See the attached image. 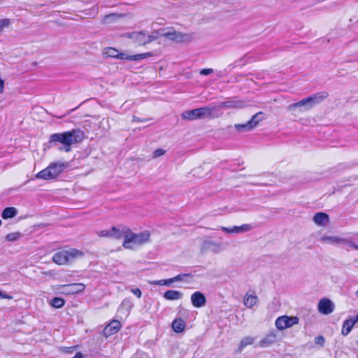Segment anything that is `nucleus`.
<instances>
[{"instance_id": "nucleus-53", "label": "nucleus", "mask_w": 358, "mask_h": 358, "mask_svg": "<svg viewBox=\"0 0 358 358\" xmlns=\"http://www.w3.org/2000/svg\"><path fill=\"white\" fill-rule=\"evenodd\" d=\"M357 235H358V234H357Z\"/></svg>"}, {"instance_id": "nucleus-14", "label": "nucleus", "mask_w": 358, "mask_h": 358, "mask_svg": "<svg viewBox=\"0 0 358 358\" xmlns=\"http://www.w3.org/2000/svg\"><path fill=\"white\" fill-rule=\"evenodd\" d=\"M191 302L195 308H201L206 305V298L203 293L196 291L192 294Z\"/></svg>"}, {"instance_id": "nucleus-22", "label": "nucleus", "mask_w": 358, "mask_h": 358, "mask_svg": "<svg viewBox=\"0 0 358 358\" xmlns=\"http://www.w3.org/2000/svg\"><path fill=\"white\" fill-rule=\"evenodd\" d=\"M355 325V322L352 318L345 320L342 325L341 334L345 336L348 335Z\"/></svg>"}, {"instance_id": "nucleus-25", "label": "nucleus", "mask_w": 358, "mask_h": 358, "mask_svg": "<svg viewBox=\"0 0 358 358\" xmlns=\"http://www.w3.org/2000/svg\"><path fill=\"white\" fill-rule=\"evenodd\" d=\"M152 55H153V54L150 52H145V53H141V54H136V55H127V58H125L124 60L141 61L145 58L150 57Z\"/></svg>"}, {"instance_id": "nucleus-17", "label": "nucleus", "mask_w": 358, "mask_h": 358, "mask_svg": "<svg viewBox=\"0 0 358 358\" xmlns=\"http://www.w3.org/2000/svg\"><path fill=\"white\" fill-rule=\"evenodd\" d=\"M180 36V32L176 31L173 27H168L163 29L162 37L178 42V37Z\"/></svg>"}, {"instance_id": "nucleus-26", "label": "nucleus", "mask_w": 358, "mask_h": 358, "mask_svg": "<svg viewBox=\"0 0 358 358\" xmlns=\"http://www.w3.org/2000/svg\"><path fill=\"white\" fill-rule=\"evenodd\" d=\"M264 115L263 112H259L255 114L252 118L248 121L249 124L251 125L252 129L257 126L259 122L264 120Z\"/></svg>"}, {"instance_id": "nucleus-35", "label": "nucleus", "mask_w": 358, "mask_h": 358, "mask_svg": "<svg viewBox=\"0 0 358 358\" xmlns=\"http://www.w3.org/2000/svg\"><path fill=\"white\" fill-rule=\"evenodd\" d=\"M22 236L20 232L10 233L6 235V240L10 242H14L17 241Z\"/></svg>"}, {"instance_id": "nucleus-31", "label": "nucleus", "mask_w": 358, "mask_h": 358, "mask_svg": "<svg viewBox=\"0 0 358 358\" xmlns=\"http://www.w3.org/2000/svg\"><path fill=\"white\" fill-rule=\"evenodd\" d=\"M235 129L239 132L248 131L252 130V128L249 122L248 121L245 124H236L234 125Z\"/></svg>"}, {"instance_id": "nucleus-4", "label": "nucleus", "mask_w": 358, "mask_h": 358, "mask_svg": "<svg viewBox=\"0 0 358 358\" xmlns=\"http://www.w3.org/2000/svg\"><path fill=\"white\" fill-rule=\"evenodd\" d=\"M83 255V251L76 248H69L56 252L52 257V261L58 265L68 264L75 259L82 257Z\"/></svg>"}, {"instance_id": "nucleus-21", "label": "nucleus", "mask_w": 358, "mask_h": 358, "mask_svg": "<svg viewBox=\"0 0 358 358\" xmlns=\"http://www.w3.org/2000/svg\"><path fill=\"white\" fill-rule=\"evenodd\" d=\"M163 296L166 300L173 301L182 299L183 294L178 290L170 289L165 292Z\"/></svg>"}, {"instance_id": "nucleus-49", "label": "nucleus", "mask_w": 358, "mask_h": 358, "mask_svg": "<svg viewBox=\"0 0 358 358\" xmlns=\"http://www.w3.org/2000/svg\"><path fill=\"white\" fill-rule=\"evenodd\" d=\"M133 120H134V121H136V122H143V120H141L139 117H137L136 116L133 117ZM143 121H145V120H143Z\"/></svg>"}, {"instance_id": "nucleus-19", "label": "nucleus", "mask_w": 358, "mask_h": 358, "mask_svg": "<svg viewBox=\"0 0 358 358\" xmlns=\"http://www.w3.org/2000/svg\"><path fill=\"white\" fill-rule=\"evenodd\" d=\"M276 342V334L271 332L259 341L258 345L261 348H267Z\"/></svg>"}, {"instance_id": "nucleus-10", "label": "nucleus", "mask_w": 358, "mask_h": 358, "mask_svg": "<svg viewBox=\"0 0 358 358\" xmlns=\"http://www.w3.org/2000/svg\"><path fill=\"white\" fill-rule=\"evenodd\" d=\"M222 243L213 241H204L201 245V252L206 253L212 252L215 254L219 253L222 250Z\"/></svg>"}, {"instance_id": "nucleus-33", "label": "nucleus", "mask_w": 358, "mask_h": 358, "mask_svg": "<svg viewBox=\"0 0 358 358\" xmlns=\"http://www.w3.org/2000/svg\"><path fill=\"white\" fill-rule=\"evenodd\" d=\"M173 282V278L169 279H163L159 280H155L150 282L151 285H164V286H171V285Z\"/></svg>"}, {"instance_id": "nucleus-36", "label": "nucleus", "mask_w": 358, "mask_h": 358, "mask_svg": "<svg viewBox=\"0 0 358 358\" xmlns=\"http://www.w3.org/2000/svg\"><path fill=\"white\" fill-rule=\"evenodd\" d=\"M191 273H180L178 275L173 278V282L178 281H187V278H192Z\"/></svg>"}, {"instance_id": "nucleus-3", "label": "nucleus", "mask_w": 358, "mask_h": 358, "mask_svg": "<svg viewBox=\"0 0 358 358\" xmlns=\"http://www.w3.org/2000/svg\"><path fill=\"white\" fill-rule=\"evenodd\" d=\"M150 233L149 231H143L141 233L136 234L129 231L126 235V239L122 243V246L126 249H133L136 245H141L150 241Z\"/></svg>"}, {"instance_id": "nucleus-46", "label": "nucleus", "mask_w": 358, "mask_h": 358, "mask_svg": "<svg viewBox=\"0 0 358 358\" xmlns=\"http://www.w3.org/2000/svg\"><path fill=\"white\" fill-rule=\"evenodd\" d=\"M338 242H339L338 244H344V245H345L347 243H350V238H340Z\"/></svg>"}, {"instance_id": "nucleus-28", "label": "nucleus", "mask_w": 358, "mask_h": 358, "mask_svg": "<svg viewBox=\"0 0 358 358\" xmlns=\"http://www.w3.org/2000/svg\"><path fill=\"white\" fill-rule=\"evenodd\" d=\"M163 29L153 31L150 34H147L148 44L150 43L159 38V36H162Z\"/></svg>"}, {"instance_id": "nucleus-1", "label": "nucleus", "mask_w": 358, "mask_h": 358, "mask_svg": "<svg viewBox=\"0 0 358 358\" xmlns=\"http://www.w3.org/2000/svg\"><path fill=\"white\" fill-rule=\"evenodd\" d=\"M85 137V133L78 129L63 133L50 135L48 141L49 147H56L60 151L66 152L71 150V145L80 143Z\"/></svg>"}, {"instance_id": "nucleus-6", "label": "nucleus", "mask_w": 358, "mask_h": 358, "mask_svg": "<svg viewBox=\"0 0 358 358\" xmlns=\"http://www.w3.org/2000/svg\"><path fill=\"white\" fill-rule=\"evenodd\" d=\"M215 111H217V108H212L211 106H209L185 110L182 113L181 116L182 119L188 120L201 119L204 117H217V115L215 114Z\"/></svg>"}, {"instance_id": "nucleus-7", "label": "nucleus", "mask_w": 358, "mask_h": 358, "mask_svg": "<svg viewBox=\"0 0 358 358\" xmlns=\"http://www.w3.org/2000/svg\"><path fill=\"white\" fill-rule=\"evenodd\" d=\"M299 322V319L296 316L282 315L276 319L275 324L278 329L284 330L298 324Z\"/></svg>"}, {"instance_id": "nucleus-2", "label": "nucleus", "mask_w": 358, "mask_h": 358, "mask_svg": "<svg viewBox=\"0 0 358 358\" xmlns=\"http://www.w3.org/2000/svg\"><path fill=\"white\" fill-rule=\"evenodd\" d=\"M69 166L68 162H52L48 167L39 171L36 178L50 180L57 178Z\"/></svg>"}, {"instance_id": "nucleus-38", "label": "nucleus", "mask_w": 358, "mask_h": 358, "mask_svg": "<svg viewBox=\"0 0 358 358\" xmlns=\"http://www.w3.org/2000/svg\"><path fill=\"white\" fill-rule=\"evenodd\" d=\"M314 342L315 344L319 345L321 347H323L325 343V339L322 336H317L315 338Z\"/></svg>"}, {"instance_id": "nucleus-9", "label": "nucleus", "mask_w": 358, "mask_h": 358, "mask_svg": "<svg viewBox=\"0 0 358 358\" xmlns=\"http://www.w3.org/2000/svg\"><path fill=\"white\" fill-rule=\"evenodd\" d=\"M127 37L133 41L134 43L138 45H145L148 44L147 32L145 31H132L127 33Z\"/></svg>"}, {"instance_id": "nucleus-18", "label": "nucleus", "mask_w": 358, "mask_h": 358, "mask_svg": "<svg viewBox=\"0 0 358 358\" xmlns=\"http://www.w3.org/2000/svg\"><path fill=\"white\" fill-rule=\"evenodd\" d=\"M103 54L108 57L115 58L118 59L124 60L127 58V54L120 52L117 49L108 47L104 50Z\"/></svg>"}, {"instance_id": "nucleus-44", "label": "nucleus", "mask_w": 358, "mask_h": 358, "mask_svg": "<svg viewBox=\"0 0 358 358\" xmlns=\"http://www.w3.org/2000/svg\"><path fill=\"white\" fill-rule=\"evenodd\" d=\"M0 298L6 299H12L13 296L8 294H6L1 290H0Z\"/></svg>"}, {"instance_id": "nucleus-34", "label": "nucleus", "mask_w": 358, "mask_h": 358, "mask_svg": "<svg viewBox=\"0 0 358 358\" xmlns=\"http://www.w3.org/2000/svg\"><path fill=\"white\" fill-rule=\"evenodd\" d=\"M120 16V15H118L117 13H110L103 17V22L104 23H111L117 18H119Z\"/></svg>"}, {"instance_id": "nucleus-42", "label": "nucleus", "mask_w": 358, "mask_h": 358, "mask_svg": "<svg viewBox=\"0 0 358 358\" xmlns=\"http://www.w3.org/2000/svg\"><path fill=\"white\" fill-rule=\"evenodd\" d=\"M213 72V69H203L201 70L200 74L202 76H208V75H210V73H212Z\"/></svg>"}, {"instance_id": "nucleus-45", "label": "nucleus", "mask_w": 358, "mask_h": 358, "mask_svg": "<svg viewBox=\"0 0 358 358\" xmlns=\"http://www.w3.org/2000/svg\"><path fill=\"white\" fill-rule=\"evenodd\" d=\"M345 245L351 247L352 248H353L356 250H358V245L354 243L350 239V243H347Z\"/></svg>"}, {"instance_id": "nucleus-47", "label": "nucleus", "mask_w": 358, "mask_h": 358, "mask_svg": "<svg viewBox=\"0 0 358 358\" xmlns=\"http://www.w3.org/2000/svg\"><path fill=\"white\" fill-rule=\"evenodd\" d=\"M4 85H5L4 80L0 78V93H2L3 92Z\"/></svg>"}, {"instance_id": "nucleus-11", "label": "nucleus", "mask_w": 358, "mask_h": 358, "mask_svg": "<svg viewBox=\"0 0 358 358\" xmlns=\"http://www.w3.org/2000/svg\"><path fill=\"white\" fill-rule=\"evenodd\" d=\"M61 288L62 294H75L82 292L85 289V285L83 283H71L63 285L61 286Z\"/></svg>"}, {"instance_id": "nucleus-5", "label": "nucleus", "mask_w": 358, "mask_h": 358, "mask_svg": "<svg viewBox=\"0 0 358 358\" xmlns=\"http://www.w3.org/2000/svg\"><path fill=\"white\" fill-rule=\"evenodd\" d=\"M328 94L326 92H319L316 93L312 96H308L296 103H294L290 104L288 106V109L289 110H292L296 108H301L302 110H306L312 108L316 104L320 103L322 100H324L326 97H327Z\"/></svg>"}, {"instance_id": "nucleus-20", "label": "nucleus", "mask_w": 358, "mask_h": 358, "mask_svg": "<svg viewBox=\"0 0 358 358\" xmlns=\"http://www.w3.org/2000/svg\"><path fill=\"white\" fill-rule=\"evenodd\" d=\"M313 221L319 226H324L329 221V217L327 213L319 212L314 215Z\"/></svg>"}, {"instance_id": "nucleus-32", "label": "nucleus", "mask_w": 358, "mask_h": 358, "mask_svg": "<svg viewBox=\"0 0 358 358\" xmlns=\"http://www.w3.org/2000/svg\"><path fill=\"white\" fill-rule=\"evenodd\" d=\"M194 38L193 34H182L180 32V36L178 37V43H189Z\"/></svg>"}, {"instance_id": "nucleus-43", "label": "nucleus", "mask_w": 358, "mask_h": 358, "mask_svg": "<svg viewBox=\"0 0 358 358\" xmlns=\"http://www.w3.org/2000/svg\"><path fill=\"white\" fill-rule=\"evenodd\" d=\"M131 292L136 295L138 299L141 297L142 292L139 288L131 289Z\"/></svg>"}, {"instance_id": "nucleus-16", "label": "nucleus", "mask_w": 358, "mask_h": 358, "mask_svg": "<svg viewBox=\"0 0 358 358\" xmlns=\"http://www.w3.org/2000/svg\"><path fill=\"white\" fill-rule=\"evenodd\" d=\"M253 227H252V226L251 224H242L241 226H239V227L234 226L233 227H230V228L225 227H221V230L223 232H225V233L241 234V233L249 231Z\"/></svg>"}, {"instance_id": "nucleus-48", "label": "nucleus", "mask_w": 358, "mask_h": 358, "mask_svg": "<svg viewBox=\"0 0 358 358\" xmlns=\"http://www.w3.org/2000/svg\"><path fill=\"white\" fill-rule=\"evenodd\" d=\"M122 306H127V307H128L129 308H130L131 307V303H130L129 301H128V300H124V301L122 302Z\"/></svg>"}, {"instance_id": "nucleus-29", "label": "nucleus", "mask_w": 358, "mask_h": 358, "mask_svg": "<svg viewBox=\"0 0 358 358\" xmlns=\"http://www.w3.org/2000/svg\"><path fill=\"white\" fill-rule=\"evenodd\" d=\"M50 304L56 308H60L65 304V300L61 297H54L50 302Z\"/></svg>"}, {"instance_id": "nucleus-37", "label": "nucleus", "mask_w": 358, "mask_h": 358, "mask_svg": "<svg viewBox=\"0 0 358 358\" xmlns=\"http://www.w3.org/2000/svg\"><path fill=\"white\" fill-rule=\"evenodd\" d=\"M339 239L340 237L338 236H328L322 237V241H327L331 244H338Z\"/></svg>"}, {"instance_id": "nucleus-50", "label": "nucleus", "mask_w": 358, "mask_h": 358, "mask_svg": "<svg viewBox=\"0 0 358 358\" xmlns=\"http://www.w3.org/2000/svg\"><path fill=\"white\" fill-rule=\"evenodd\" d=\"M353 322H355V324L358 322V314L355 316V317H351Z\"/></svg>"}, {"instance_id": "nucleus-30", "label": "nucleus", "mask_w": 358, "mask_h": 358, "mask_svg": "<svg viewBox=\"0 0 358 358\" xmlns=\"http://www.w3.org/2000/svg\"><path fill=\"white\" fill-rule=\"evenodd\" d=\"M254 341H255V338L252 337H250V336L244 337L241 340V341L239 344V347H238L239 350L241 351L246 346L253 344Z\"/></svg>"}, {"instance_id": "nucleus-40", "label": "nucleus", "mask_w": 358, "mask_h": 358, "mask_svg": "<svg viewBox=\"0 0 358 358\" xmlns=\"http://www.w3.org/2000/svg\"><path fill=\"white\" fill-rule=\"evenodd\" d=\"M98 235L101 237H110L111 238L110 229L108 230H101L98 233Z\"/></svg>"}, {"instance_id": "nucleus-24", "label": "nucleus", "mask_w": 358, "mask_h": 358, "mask_svg": "<svg viewBox=\"0 0 358 358\" xmlns=\"http://www.w3.org/2000/svg\"><path fill=\"white\" fill-rule=\"evenodd\" d=\"M185 322L181 318H176L172 322V329L176 333H181L184 331Z\"/></svg>"}, {"instance_id": "nucleus-27", "label": "nucleus", "mask_w": 358, "mask_h": 358, "mask_svg": "<svg viewBox=\"0 0 358 358\" xmlns=\"http://www.w3.org/2000/svg\"><path fill=\"white\" fill-rule=\"evenodd\" d=\"M257 296L256 295H248L247 294L243 299L244 305L249 308H252L257 303Z\"/></svg>"}, {"instance_id": "nucleus-8", "label": "nucleus", "mask_w": 358, "mask_h": 358, "mask_svg": "<svg viewBox=\"0 0 358 358\" xmlns=\"http://www.w3.org/2000/svg\"><path fill=\"white\" fill-rule=\"evenodd\" d=\"M245 106V103L241 100H236L230 99L225 101L218 102L216 106H211L212 108H217V111L215 112L217 117L220 115L219 109L224 108H241Z\"/></svg>"}, {"instance_id": "nucleus-39", "label": "nucleus", "mask_w": 358, "mask_h": 358, "mask_svg": "<svg viewBox=\"0 0 358 358\" xmlns=\"http://www.w3.org/2000/svg\"><path fill=\"white\" fill-rule=\"evenodd\" d=\"M10 24V20L8 19L0 20V33L3 30L5 27H8Z\"/></svg>"}, {"instance_id": "nucleus-13", "label": "nucleus", "mask_w": 358, "mask_h": 358, "mask_svg": "<svg viewBox=\"0 0 358 358\" xmlns=\"http://www.w3.org/2000/svg\"><path fill=\"white\" fill-rule=\"evenodd\" d=\"M129 231V228L125 225H119L117 227L113 226L110 228L111 238L120 240L124 238L126 239V235Z\"/></svg>"}, {"instance_id": "nucleus-23", "label": "nucleus", "mask_w": 358, "mask_h": 358, "mask_svg": "<svg viewBox=\"0 0 358 358\" xmlns=\"http://www.w3.org/2000/svg\"><path fill=\"white\" fill-rule=\"evenodd\" d=\"M17 210L15 207H6L1 213V217L4 220L13 218L17 215Z\"/></svg>"}, {"instance_id": "nucleus-12", "label": "nucleus", "mask_w": 358, "mask_h": 358, "mask_svg": "<svg viewBox=\"0 0 358 358\" xmlns=\"http://www.w3.org/2000/svg\"><path fill=\"white\" fill-rule=\"evenodd\" d=\"M334 303L329 299H322L317 305V309L323 315H329L334 310Z\"/></svg>"}, {"instance_id": "nucleus-51", "label": "nucleus", "mask_w": 358, "mask_h": 358, "mask_svg": "<svg viewBox=\"0 0 358 358\" xmlns=\"http://www.w3.org/2000/svg\"><path fill=\"white\" fill-rule=\"evenodd\" d=\"M356 296L358 298V290L356 292Z\"/></svg>"}, {"instance_id": "nucleus-41", "label": "nucleus", "mask_w": 358, "mask_h": 358, "mask_svg": "<svg viewBox=\"0 0 358 358\" xmlns=\"http://www.w3.org/2000/svg\"><path fill=\"white\" fill-rule=\"evenodd\" d=\"M164 154H165V150H164L163 149L159 148V149H157V150H155L154 151V152H153V157L154 158H157V157H159L160 156H162Z\"/></svg>"}, {"instance_id": "nucleus-15", "label": "nucleus", "mask_w": 358, "mask_h": 358, "mask_svg": "<svg viewBox=\"0 0 358 358\" xmlns=\"http://www.w3.org/2000/svg\"><path fill=\"white\" fill-rule=\"evenodd\" d=\"M121 328V323L116 320H112L103 330V335L108 337L117 333Z\"/></svg>"}, {"instance_id": "nucleus-52", "label": "nucleus", "mask_w": 358, "mask_h": 358, "mask_svg": "<svg viewBox=\"0 0 358 358\" xmlns=\"http://www.w3.org/2000/svg\"><path fill=\"white\" fill-rule=\"evenodd\" d=\"M1 224H2V222H1V220H0V226L1 225Z\"/></svg>"}]
</instances>
